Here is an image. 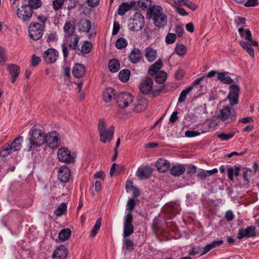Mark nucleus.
<instances>
[{"instance_id":"53","label":"nucleus","mask_w":259,"mask_h":259,"mask_svg":"<svg viewBox=\"0 0 259 259\" xmlns=\"http://www.w3.org/2000/svg\"><path fill=\"white\" fill-rule=\"evenodd\" d=\"M176 37L175 33H168L165 37V42L167 44H173L176 40Z\"/></svg>"},{"instance_id":"34","label":"nucleus","mask_w":259,"mask_h":259,"mask_svg":"<svg viewBox=\"0 0 259 259\" xmlns=\"http://www.w3.org/2000/svg\"><path fill=\"white\" fill-rule=\"evenodd\" d=\"M148 105L147 100L145 98H141L138 101V103L135 106V110L140 112L145 110Z\"/></svg>"},{"instance_id":"33","label":"nucleus","mask_w":259,"mask_h":259,"mask_svg":"<svg viewBox=\"0 0 259 259\" xmlns=\"http://www.w3.org/2000/svg\"><path fill=\"white\" fill-rule=\"evenodd\" d=\"M108 68L111 72H116L120 69V63L118 60L114 59L111 60L108 63Z\"/></svg>"},{"instance_id":"52","label":"nucleus","mask_w":259,"mask_h":259,"mask_svg":"<svg viewBox=\"0 0 259 259\" xmlns=\"http://www.w3.org/2000/svg\"><path fill=\"white\" fill-rule=\"evenodd\" d=\"M234 136V133H231L228 134L222 133L217 135V137L223 141H227L230 139L233 138Z\"/></svg>"},{"instance_id":"42","label":"nucleus","mask_w":259,"mask_h":259,"mask_svg":"<svg viewBox=\"0 0 259 259\" xmlns=\"http://www.w3.org/2000/svg\"><path fill=\"white\" fill-rule=\"evenodd\" d=\"M101 226V218H99L96 222L93 228L92 229L90 233V237H94L97 234L98 231L100 229Z\"/></svg>"},{"instance_id":"24","label":"nucleus","mask_w":259,"mask_h":259,"mask_svg":"<svg viewBox=\"0 0 259 259\" xmlns=\"http://www.w3.org/2000/svg\"><path fill=\"white\" fill-rule=\"evenodd\" d=\"M85 69L84 66L81 64H75L72 68V74L76 78H81L85 74Z\"/></svg>"},{"instance_id":"12","label":"nucleus","mask_w":259,"mask_h":259,"mask_svg":"<svg viewBox=\"0 0 259 259\" xmlns=\"http://www.w3.org/2000/svg\"><path fill=\"white\" fill-rule=\"evenodd\" d=\"M229 93L227 96L231 106L237 105L238 103V98L240 92V88L238 85L232 84L229 87Z\"/></svg>"},{"instance_id":"63","label":"nucleus","mask_w":259,"mask_h":259,"mask_svg":"<svg viewBox=\"0 0 259 259\" xmlns=\"http://www.w3.org/2000/svg\"><path fill=\"white\" fill-rule=\"evenodd\" d=\"M225 217L228 221H231L233 220L234 215L231 210H228L225 213Z\"/></svg>"},{"instance_id":"16","label":"nucleus","mask_w":259,"mask_h":259,"mask_svg":"<svg viewBox=\"0 0 259 259\" xmlns=\"http://www.w3.org/2000/svg\"><path fill=\"white\" fill-rule=\"evenodd\" d=\"M75 23L73 20L66 21L63 27L64 36L65 38L73 36L75 33Z\"/></svg>"},{"instance_id":"10","label":"nucleus","mask_w":259,"mask_h":259,"mask_svg":"<svg viewBox=\"0 0 259 259\" xmlns=\"http://www.w3.org/2000/svg\"><path fill=\"white\" fill-rule=\"evenodd\" d=\"M32 14L33 10L26 4L23 5L20 8H18L17 12L19 19L24 22L29 21Z\"/></svg>"},{"instance_id":"50","label":"nucleus","mask_w":259,"mask_h":259,"mask_svg":"<svg viewBox=\"0 0 259 259\" xmlns=\"http://www.w3.org/2000/svg\"><path fill=\"white\" fill-rule=\"evenodd\" d=\"M28 6L33 9H37L41 6V0H28Z\"/></svg>"},{"instance_id":"45","label":"nucleus","mask_w":259,"mask_h":259,"mask_svg":"<svg viewBox=\"0 0 259 259\" xmlns=\"http://www.w3.org/2000/svg\"><path fill=\"white\" fill-rule=\"evenodd\" d=\"M166 74L164 71H161L155 76V81L158 83H163L166 79Z\"/></svg>"},{"instance_id":"25","label":"nucleus","mask_w":259,"mask_h":259,"mask_svg":"<svg viewBox=\"0 0 259 259\" xmlns=\"http://www.w3.org/2000/svg\"><path fill=\"white\" fill-rule=\"evenodd\" d=\"M142 58V54L139 49H134L128 56L130 60L133 63H137L139 62Z\"/></svg>"},{"instance_id":"51","label":"nucleus","mask_w":259,"mask_h":259,"mask_svg":"<svg viewBox=\"0 0 259 259\" xmlns=\"http://www.w3.org/2000/svg\"><path fill=\"white\" fill-rule=\"evenodd\" d=\"M178 3L179 5L187 6L192 10H195L197 8L195 5L189 0H179Z\"/></svg>"},{"instance_id":"56","label":"nucleus","mask_w":259,"mask_h":259,"mask_svg":"<svg viewBox=\"0 0 259 259\" xmlns=\"http://www.w3.org/2000/svg\"><path fill=\"white\" fill-rule=\"evenodd\" d=\"M64 3V0H54L53 1V8L54 10L60 9Z\"/></svg>"},{"instance_id":"14","label":"nucleus","mask_w":259,"mask_h":259,"mask_svg":"<svg viewBox=\"0 0 259 259\" xmlns=\"http://www.w3.org/2000/svg\"><path fill=\"white\" fill-rule=\"evenodd\" d=\"M58 158L61 162L71 163L74 162V158L71 156L70 150L66 147L59 148L57 152Z\"/></svg>"},{"instance_id":"18","label":"nucleus","mask_w":259,"mask_h":259,"mask_svg":"<svg viewBox=\"0 0 259 259\" xmlns=\"http://www.w3.org/2000/svg\"><path fill=\"white\" fill-rule=\"evenodd\" d=\"M153 86L152 79L148 77L143 79L140 85L141 92L143 94H147L151 91Z\"/></svg>"},{"instance_id":"36","label":"nucleus","mask_w":259,"mask_h":259,"mask_svg":"<svg viewBox=\"0 0 259 259\" xmlns=\"http://www.w3.org/2000/svg\"><path fill=\"white\" fill-rule=\"evenodd\" d=\"M71 234V231L69 229H63L59 233L58 237L61 241H65L69 238Z\"/></svg>"},{"instance_id":"19","label":"nucleus","mask_w":259,"mask_h":259,"mask_svg":"<svg viewBox=\"0 0 259 259\" xmlns=\"http://www.w3.org/2000/svg\"><path fill=\"white\" fill-rule=\"evenodd\" d=\"M68 254V250L65 246L61 245L54 250L52 255L53 259H66Z\"/></svg>"},{"instance_id":"7","label":"nucleus","mask_w":259,"mask_h":259,"mask_svg":"<svg viewBox=\"0 0 259 259\" xmlns=\"http://www.w3.org/2000/svg\"><path fill=\"white\" fill-rule=\"evenodd\" d=\"M44 28L42 25L38 23H31L29 27V35L31 38L37 40L42 36Z\"/></svg>"},{"instance_id":"3","label":"nucleus","mask_w":259,"mask_h":259,"mask_svg":"<svg viewBox=\"0 0 259 259\" xmlns=\"http://www.w3.org/2000/svg\"><path fill=\"white\" fill-rule=\"evenodd\" d=\"M98 129L100 139L102 143H105L112 140L114 133V126L113 125H111L107 129L105 120L104 119H100L99 121Z\"/></svg>"},{"instance_id":"35","label":"nucleus","mask_w":259,"mask_h":259,"mask_svg":"<svg viewBox=\"0 0 259 259\" xmlns=\"http://www.w3.org/2000/svg\"><path fill=\"white\" fill-rule=\"evenodd\" d=\"M22 137H19L16 138L11 143L9 147L11 150L13 151H17L21 149V141L22 140Z\"/></svg>"},{"instance_id":"31","label":"nucleus","mask_w":259,"mask_h":259,"mask_svg":"<svg viewBox=\"0 0 259 259\" xmlns=\"http://www.w3.org/2000/svg\"><path fill=\"white\" fill-rule=\"evenodd\" d=\"M231 108L229 107H225L220 110V113L218 114V117L222 120L224 121L229 119L230 117L232 118Z\"/></svg>"},{"instance_id":"38","label":"nucleus","mask_w":259,"mask_h":259,"mask_svg":"<svg viewBox=\"0 0 259 259\" xmlns=\"http://www.w3.org/2000/svg\"><path fill=\"white\" fill-rule=\"evenodd\" d=\"M131 72L128 69L121 70L118 74L119 78L124 82H127L130 78Z\"/></svg>"},{"instance_id":"40","label":"nucleus","mask_w":259,"mask_h":259,"mask_svg":"<svg viewBox=\"0 0 259 259\" xmlns=\"http://www.w3.org/2000/svg\"><path fill=\"white\" fill-rule=\"evenodd\" d=\"M193 86H189L187 89L183 90L179 96L178 101L180 103H183L185 101L187 95L192 90Z\"/></svg>"},{"instance_id":"30","label":"nucleus","mask_w":259,"mask_h":259,"mask_svg":"<svg viewBox=\"0 0 259 259\" xmlns=\"http://www.w3.org/2000/svg\"><path fill=\"white\" fill-rule=\"evenodd\" d=\"M145 52V57L149 62H152L156 59L157 52L153 48L147 47Z\"/></svg>"},{"instance_id":"26","label":"nucleus","mask_w":259,"mask_h":259,"mask_svg":"<svg viewBox=\"0 0 259 259\" xmlns=\"http://www.w3.org/2000/svg\"><path fill=\"white\" fill-rule=\"evenodd\" d=\"M115 91L112 88H106L103 92V98L104 102L108 103L115 98Z\"/></svg>"},{"instance_id":"44","label":"nucleus","mask_w":259,"mask_h":259,"mask_svg":"<svg viewBox=\"0 0 259 259\" xmlns=\"http://www.w3.org/2000/svg\"><path fill=\"white\" fill-rule=\"evenodd\" d=\"M162 66V62L161 60H159L151 66L149 69V72L156 73L158 71V70L161 68Z\"/></svg>"},{"instance_id":"21","label":"nucleus","mask_w":259,"mask_h":259,"mask_svg":"<svg viewBox=\"0 0 259 259\" xmlns=\"http://www.w3.org/2000/svg\"><path fill=\"white\" fill-rule=\"evenodd\" d=\"M152 170L149 166L140 167L137 171V176L141 179H147L152 175Z\"/></svg>"},{"instance_id":"28","label":"nucleus","mask_w":259,"mask_h":259,"mask_svg":"<svg viewBox=\"0 0 259 259\" xmlns=\"http://www.w3.org/2000/svg\"><path fill=\"white\" fill-rule=\"evenodd\" d=\"M218 172L217 168H213L209 170L200 169L196 175L197 178L202 181L205 180L207 177L212 176Z\"/></svg>"},{"instance_id":"37","label":"nucleus","mask_w":259,"mask_h":259,"mask_svg":"<svg viewBox=\"0 0 259 259\" xmlns=\"http://www.w3.org/2000/svg\"><path fill=\"white\" fill-rule=\"evenodd\" d=\"M69 39L68 46L71 50H75L77 49L79 37L77 35H74L68 38Z\"/></svg>"},{"instance_id":"57","label":"nucleus","mask_w":259,"mask_h":259,"mask_svg":"<svg viewBox=\"0 0 259 259\" xmlns=\"http://www.w3.org/2000/svg\"><path fill=\"white\" fill-rule=\"evenodd\" d=\"M124 245L125 249L127 250H132L134 249V243L130 239H126L125 240L124 242Z\"/></svg>"},{"instance_id":"61","label":"nucleus","mask_w":259,"mask_h":259,"mask_svg":"<svg viewBox=\"0 0 259 259\" xmlns=\"http://www.w3.org/2000/svg\"><path fill=\"white\" fill-rule=\"evenodd\" d=\"M257 0H247L245 2L244 6L247 7H254L257 5Z\"/></svg>"},{"instance_id":"6","label":"nucleus","mask_w":259,"mask_h":259,"mask_svg":"<svg viewBox=\"0 0 259 259\" xmlns=\"http://www.w3.org/2000/svg\"><path fill=\"white\" fill-rule=\"evenodd\" d=\"M145 25L144 16L140 13H136L133 16L132 21L129 24V29L133 31L141 30Z\"/></svg>"},{"instance_id":"43","label":"nucleus","mask_w":259,"mask_h":259,"mask_svg":"<svg viewBox=\"0 0 259 259\" xmlns=\"http://www.w3.org/2000/svg\"><path fill=\"white\" fill-rule=\"evenodd\" d=\"M138 5L143 10H148L149 8L152 7V2L151 0H139Z\"/></svg>"},{"instance_id":"60","label":"nucleus","mask_w":259,"mask_h":259,"mask_svg":"<svg viewBox=\"0 0 259 259\" xmlns=\"http://www.w3.org/2000/svg\"><path fill=\"white\" fill-rule=\"evenodd\" d=\"M41 59L39 57L33 55L31 60V65L33 66H37L40 62Z\"/></svg>"},{"instance_id":"54","label":"nucleus","mask_w":259,"mask_h":259,"mask_svg":"<svg viewBox=\"0 0 259 259\" xmlns=\"http://www.w3.org/2000/svg\"><path fill=\"white\" fill-rule=\"evenodd\" d=\"M11 150L9 145L4 146L0 151V155L3 157H6L9 154Z\"/></svg>"},{"instance_id":"8","label":"nucleus","mask_w":259,"mask_h":259,"mask_svg":"<svg viewBox=\"0 0 259 259\" xmlns=\"http://www.w3.org/2000/svg\"><path fill=\"white\" fill-rule=\"evenodd\" d=\"M223 243V241L222 240L213 241L210 243L206 244L204 247L202 248V250H200V251L196 250L199 249L198 248H193L192 250L190 252V254L192 255H195L197 254H199V256H202L210 251L211 249L220 246Z\"/></svg>"},{"instance_id":"22","label":"nucleus","mask_w":259,"mask_h":259,"mask_svg":"<svg viewBox=\"0 0 259 259\" xmlns=\"http://www.w3.org/2000/svg\"><path fill=\"white\" fill-rule=\"evenodd\" d=\"M155 166L159 172H165L169 169L170 165V163L167 160L160 158L155 163Z\"/></svg>"},{"instance_id":"62","label":"nucleus","mask_w":259,"mask_h":259,"mask_svg":"<svg viewBox=\"0 0 259 259\" xmlns=\"http://www.w3.org/2000/svg\"><path fill=\"white\" fill-rule=\"evenodd\" d=\"M197 171V167L194 165H190L187 168V173L189 175L194 174Z\"/></svg>"},{"instance_id":"27","label":"nucleus","mask_w":259,"mask_h":259,"mask_svg":"<svg viewBox=\"0 0 259 259\" xmlns=\"http://www.w3.org/2000/svg\"><path fill=\"white\" fill-rule=\"evenodd\" d=\"M186 167L183 164H177L171 166L170 174L175 177H178L184 173Z\"/></svg>"},{"instance_id":"48","label":"nucleus","mask_w":259,"mask_h":259,"mask_svg":"<svg viewBox=\"0 0 259 259\" xmlns=\"http://www.w3.org/2000/svg\"><path fill=\"white\" fill-rule=\"evenodd\" d=\"M127 45L126 40L123 37L118 38L116 41L115 46L118 49L125 48Z\"/></svg>"},{"instance_id":"41","label":"nucleus","mask_w":259,"mask_h":259,"mask_svg":"<svg viewBox=\"0 0 259 259\" xmlns=\"http://www.w3.org/2000/svg\"><path fill=\"white\" fill-rule=\"evenodd\" d=\"M131 6L127 3H122L118 9V14L120 16L124 15L130 10Z\"/></svg>"},{"instance_id":"49","label":"nucleus","mask_w":259,"mask_h":259,"mask_svg":"<svg viewBox=\"0 0 259 259\" xmlns=\"http://www.w3.org/2000/svg\"><path fill=\"white\" fill-rule=\"evenodd\" d=\"M92 48V44L90 42L87 41L83 44L79 50L83 54H88L91 51Z\"/></svg>"},{"instance_id":"9","label":"nucleus","mask_w":259,"mask_h":259,"mask_svg":"<svg viewBox=\"0 0 259 259\" xmlns=\"http://www.w3.org/2000/svg\"><path fill=\"white\" fill-rule=\"evenodd\" d=\"M223 243V241L222 240L213 241L210 243L206 244L204 247L202 248V250H200V251L196 250L199 249L198 248H193L192 250L190 252V254L192 255H195L197 254H199V256H202L210 251L211 249L220 246Z\"/></svg>"},{"instance_id":"58","label":"nucleus","mask_w":259,"mask_h":259,"mask_svg":"<svg viewBox=\"0 0 259 259\" xmlns=\"http://www.w3.org/2000/svg\"><path fill=\"white\" fill-rule=\"evenodd\" d=\"M5 53V49L0 47V64L2 63H5L7 61Z\"/></svg>"},{"instance_id":"4","label":"nucleus","mask_w":259,"mask_h":259,"mask_svg":"<svg viewBox=\"0 0 259 259\" xmlns=\"http://www.w3.org/2000/svg\"><path fill=\"white\" fill-rule=\"evenodd\" d=\"M30 136L29 139L30 142V150L32 147H39L45 143L46 134L40 129L32 127L29 133Z\"/></svg>"},{"instance_id":"47","label":"nucleus","mask_w":259,"mask_h":259,"mask_svg":"<svg viewBox=\"0 0 259 259\" xmlns=\"http://www.w3.org/2000/svg\"><path fill=\"white\" fill-rule=\"evenodd\" d=\"M175 52L180 56H183L186 53V47L182 45H177L175 48Z\"/></svg>"},{"instance_id":"23","label":"nucleus","mask_w":259,"mask_h":259,"mask_svg":"<svg viewBox=\"0 0 259 259\" xmlns=\"http://www.w3.org/2000/svg\"><path fill=\"white\" fill-rule=\"evenodd\" d=\"M91 22L86 19H81L78 23V30L80 32L89 33L91 29Z\"/></svg>"},{"instance_id":"29","label":"nucleus","mask_w":259,"mask_h":259,"mask_svg":"<svg viewBox=\"0 0 259 259\" xmlns=\"http://www.w3.org/2000/svg\"><path fill=\"white\" fill-rule=\"evenodd\" d=\"M8 68L9 73L12 75V82L14 83L20 74V68L18 66L14 64L9 65Z\"/></svg>"},{"instance_id":"13","label":"nucleus","mask_w":259,"mask_h":259,"mask_svg":"<svg viewBox=\"0 0 259 259\" xmlns=\"http://www.w3.org/2000/svg\"><path fill=\"white\" fill-rule=\"evenodd\" d=\"M45 143L51 148H56L60 143L59 134L56 132H52L47 134L45 136Z\"/></svg>"},{"instance_id":"20","label":"nucleus","mask_w":259,"mask_h":259,"mask_svg":"<svg viewBox=\"0 0 259 259\" xmlns=\"http://www.w3.org/2000/svg\"><path fill=\"white\" fill-rule=\"evenodd\" d=\"M70 170L67 166L61 167L58 171V179L61 182H68L70 178Z\"/></svg>"},{"instance_id":"15","label":"nucleus","mask_w":259,"mask_h":259,"mask_svg":"<svg viewBox=\"0 0 259 259\" xmlns=\"http://www.w3.org/2000/svg\"><path fill=\"white\" fill-rule=\"evenodd\" d=\"M58 57V52L52 48L48 49L43 55L44 60L47 64H53L55 63Z\"/></svg>"},{"instance_id":"32","label":"nucleus","mask_w":259,"mask_h":259,"mask_svg":"<svg viewBox=\"0 0 259 259\" xmlns=\"http://www.w3.org/2000/svg\"><path fill=\"white\" fill-rule=\"evenodd\" d=\"M228 73L227 72L218 73L217 79L220 80L224 83L231 84L233 82V80L230 76H226V75Z\"/></svg>"},{"instance_id":"5","label":"nucleus","mask_w":259,"mask_h":259,"mask_svg":"<svg viewBox=\"0 0 259 259\" xmlns=\"http://www.w3.org/2000/svg\"><path fill=\"white\" fill-rule=\"evenodd\" d=\"M245 36L243 37L245 41H240V45L252 57L254 56V52L252 46H257L258 42L251 38V33L249 29L245 30Z\"/></svg>"},{"instance_id":"2","label":"nucleus","mask_w":259,"mask_h":259,"mask_svg":"<svg viewBox=\"0 0 259 259\" xmlns=\"http://www.w3.org/2000/svg\"><path fill=\"white\" fill-rule=\"evenodd\" d=\"M135 201L133 198L128 200L126 204V209L128 210L126 213L123 218V236L124 238H126L132 235L134 232V226L132 224L133 221V215L131 211L133 210L135 206Z\"/></svg>"},{"instance_id":"55","label":"nucleus","mask_w":259,"mask_h":259,"mask_svg":"<svg viewBox=\"0 0 259 259\" xmlns=\"http://www.w3.org/2000/svg\"><path fill=\"white\" fill-rule=\"evenodd\" d=\"M246 19L243 17H238L235 20V22L237 26H241V27L245 26Z\"/></svg>"},{"instance_id":"59","label":"nucleus","mask_w":259,"mask_h":259,"mask_svg":"<svg viewBox=\"0 0 259 259\" xmlns=\"http://www.w3.org/2000/svg\"><path fill=\"white\" fill-rule=\"evenodd\" d=\"M200 135V133L193 131H187L185 132V136L189 138L194 137Z\"/></svg>"},{"instance_id":"46","label":"nucleus","mask_w":259,"mask_h":259,"mask_svg":"<svg viewBox=\"0 0 259 259\" xmlns=\"http://www.w3.org/2000/svg\"><path fill=\"white\" fill-rule=\"evenodd\" d=\"M66 209L67 206L66 203L63 202L58 206L57 208L55 210L54 213L57 216L60 217L64 213V212L66 210Z\"/></svg>"},{"instance_id":"1","label":"nucleus","mask_w":259,"mask_h":259,"mask_svg":"<svg viewBox=\"0 0 259 259\" xmlns=\"http://www.w3.org/2000/svg\"><path fill=\"white\" fill-rule=\"evenodd\" d=\"M147 14L152 20L154 25L158 28H162L167 25V17L163 13L161 7L153 5L148 9Z\"/></svg>"},{"instance_id":"17","label":"nucleus","mask_w":259,"mask_h":259,"mask_svg":"<svg viewBox=\"0 0 259 259\" xmlns=\"http://www.w3.org/2000/svg\"><path fill=\"white\" fill-rule=\"evenodd\" d=\"M255 227L251 226L247 227L245 230L240 229L239 230L237 234V238L239 239H242L244 237H251L256 235Z\"/></svg>"},{"instance_id":"64","label":"nucleus","mask_w":259,"mask_h":259,"mask_svg":"<svg viewBox=\"0 0 259 259\" xmlns=\"http://www.w3.org/2000/svg\"><path fill=\"white\" fill-rule=\"evenodd\" d=\"M175 31L179 37L182 36L184 32V29L180 26H176L175 28Z\"/></svg>"},{"instance_id":"11","label":"nucleus","mask_w":259,"mask_h":259,"mask_svg":"<svg viewBox=\"0 0 259 259\" xmlns=\"http://www.w3.org/2000/svg\"><path fill=\"white\" fill-rule=\"evenodd\" d=\"M116 101L119 107L124 108L132 103L133 97L129 93H121L116 96Z\"/></svg>"},{"instance_id":"39","label":"nucleus","mask_w":259,"mask_h":259,"mask_svg":"<svg viewBox=\"0 0 259 259\" xmlns=\"http://www.w3.org/2000/svg\"><path fill=\"white\" fill-rule=\"evenodd\" d=\"M240 171V168L238 167H235V169H234L232 167H229L227 169V175L228 179L230 181L233 180V176H238L239 175V172Z\"/></svg>"}]
</instances>
